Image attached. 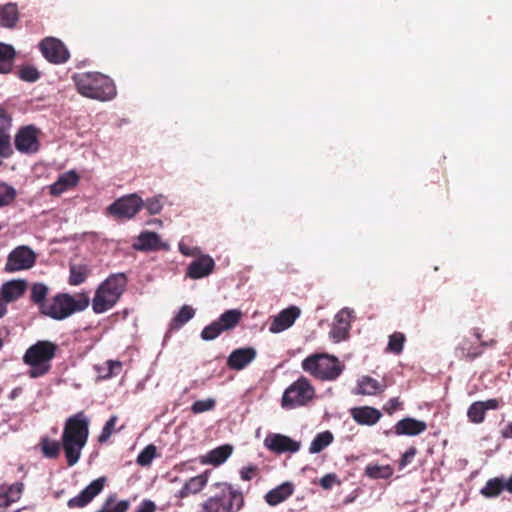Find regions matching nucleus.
<instances>
[{"label": "nucleus", "mask_w": 512, "mask_h": 512, "mask_svg": "<svg viewBox=\"0 0 512 512\" xmlns=\"http://www.w3.org/2000/svg\"><path fill=\"white\" fill-rule=\"evenodd\" d=\"M90 419L83 412L68 417L65 421L61 445L66 457L68 466H74L81 457L82 449L85 447L89 437Z\"/></svg>", "instance_id": "1"}, {"label": "nucleus", "mask_w": 512, "mask_h": 512, "mask_svg": "<svg viewBox=\"0 0 512 512\" xmlns=\"http://www.w3.org/2000/svg\"><path fill=\"white\" fill-rule=\"evenodd\" d=\"M78 92L88 98L109 101L116 96L111 78L99 72L76 73L72 77Z\"/></svg>", "instance_id": "2"}, {"label": "nucleus", "mask_w": 512, "mask_h": 512, "mask_svg": "<svg viewBox=\"0 0 512 512\" xmlns=\"http://www.w3.org/2000/svg\"><path fill=\"white\" fill-rule=\"evenodd\" d=\"M90 303L87 293L72 296L67 293L55 295L47 304L41 305V314L54 320H64L76 312L84 311Z\"/></svg>", "instance_id": "3"}, {"label": "nucleus", "mask_w": 512, "mask_h": 512, "mask_svg": "<svg viewBox=\"0 0 512 512\" xmlns=\"http://www.w3.org/2000/svg\"><path fill=\"white\" fill-rule=\"evenodd\" d=\"M57 350V344L48 340H39L31 345L23 356V362L31 368L29 376L38 378L47 374Z\"/></svg>", "instance_id": "4"}, {"label": "nucleus", "mask_w": 512, "mask_h": 512, "mask_svg": "<svg viewBox=\"0 0 512 512\" xmlns=\"http://www.w3.org/2000/svg\"><path fill=\"white\" fill-rule=\"evenodd\" d=\"M219 493L201 504V512H238L244 506V496L229 483H216Z\"/></svg>", "instance_id": "5"}, {"label": "nucleus", "mask_w": 512, "mask_h": 512, "mask_svg": "<svg viewBox=\"0 0 512 512\" xmlns=\"http://www.w3.org/2000/svg\"><path fill=\"white\" fill-rule=\"evenodd\" d=\"M302 369L321 381L336 380L343 372L344 366L335 356L316 353L306 357L301 363Z\"/></svg>", "instance_id": "6"}, {"label": "nucleus", "mask_w": 512, "mask_h": 512, "mask_svg": "<svg viewBox=\"0 0 512 512\" xmlns=\"http://www.w3.org/2000/svg\"><path fill=\"white\" fill-rule=\"evenodd\" d=\"M314 397L315 388L306 377L301 376L285 389L281 406L284 409H295L306 406Z\"/></svg>", "instance_id": "7"}, {"label": "nucleus", "mask_w": 512, "mask_h": 512, "mask_svg": "<svg viewBox=\"0 0 512 512\" xmlns=\"http://www.w3.org/2000/svg\"><path fill=\"white\" fill-rule=\"evenodd\" d=\"M144 201L136 193L116 199L107 208V213L118 220H130L143 208Z\"/></svg>", "instance_id": "8"}, {"label": "nucleus", "mask_w": 512, "mask_h": 512, "mask_svg": "<svg viewBox=\"0 0 512 512\" xmlns=\"http://www.w3.org/2000/svg\"><path fill=\"white\" fill-rule=\"evenodd\" d=\"M36 262V254L28 246L22 245L14 248L8 255L5 271L13 273L30 269Z\"/></svg>", "instance_id": "9"}, {"label": "nucleus", "mask_w": 512, "mask_h": 512, "mask_svg": "<svg viewBox=\"0 0 512 512\" xmlns=\"http://www.w3.org/2000/svg\"><path fill=\"white\" fill-rule=\"evenodd\" d=\"M40 130L34 125L21 127L15 135L14 145L22 154H34L40 149Z\"/></svg>", "instance_id": "10"}, {"label": "nucleus", "mask_w": 512, "mask_h": 512, "mask_svg": "<svg viewBox=\"0 0 512 512\" xmlns=\"http://www.w3.org/2000/svg\"><path fill=\"white\" fill-rule=\"evenodd\" d=\"M39 48L41 50L42 55L50 63H54V64L65 63L70 57L69 51L65 47L63 42L54 37L44 38L40 42Z\"/></svg>", "instance_id": "11"}, {"label": "nucleus", "mask_w": 512, "mask_h": 512, "mask_svg": "<svg viewBox=\"0 0 512 512\" xmlns=\"http://www.w3.org/2000/svg\"><path fill=\"white\" fill-rule=\"evenodd\" d=\"M106 483V477H99L86 486L77 496L67 502L70 509L83 508L101 493Z\"/></svg>", "instance_id": "12"}, {"label": "nucleus", "mask_w": 512, "mask_h": 512, "mask_svg": "<svg viewBox=\"0 0 512 512\" xmlns=\"http://www.w3.org/2000/svg\"><path fill=\"white\" fill-rule=\"evenodd\" d=\"M264 445L267 447V449L277 454L286 452L295 453L300 449L299 442L291 439L286 435L277 433H271L267 435L264 440Z\"/></svg>", "instance_id": "13"}, {"label": "nucleus", "mask_w": 512, "mask_h": 512, "mask_svg": "<svg viewBox=\"0 0 512 512\" xmlns=\"http://www.w3.org/2000/svg\"><path fill=\"white\" fill-rule=\"evenodd\" d=\"M352 311L348 308L341 309L334 318L333 326L330 330V337L334 342L345 340L351 328Z\"/></svg>", "instance_id": "14"}, {"label": "nucleus", "mask_w": 512, "mask_h": 512, "mask_svg": "<svg viewBox=\"0 0 512 512\" xmlns=\"http://www.w3.org/2000/svg\"><path fill=\"white\" fill-rule=\"evenodd\" d=\"M300 313L301 311L297 306H290L280 311L271 322L269 331L272 333H280L290 328L300 316Z\"/></svg>", "instance_id": "15"}, {"label": "nucleus", "mask_w": 512, "mask_h": 512, "mask_svg": "<svg viewBox=\"0 0 512 512\" xmlns=\"http://www.w3.org/2000/svg\"><path fill=\"white\" fill-rule=\"evenodd\" d=\"M257 352L253 347L237 348L227 359V366L236 371L243 370L256 358Z\"/></svg>", "instance_id": "16"}, {"label": "nucleus", "mask_w": 512, "mask_h": 512, "mask_svg": "<svg viewBox=\"0 0 512 512\" xmlns=\"http://www.w3.org/2000/svg\"><path fill=\"white\" fill-rule=\"evenodd\" d=\"M214 268V260L209 255H203L189 264L186 275L191 279H200L210 275Z\"/></svg>", "instance_id": "17"}, {"label": "nucleus", "mask_w": 512, "mask_h": 512, "mask_svg": "<svg viewBox=\"0 0 512 512\" xmlns=\"http://www.w3.org/2000/svg\"><path fill=\"white\" fill-rule=\"evenodd\" d=\"M10 128L11 118L4 110L0 109V157L2 158H9L13 154Z\"/></svg>", "instance_id": "18"}, {"label": "nucleus", "mask_w": 512, "mask_h": 512, "mask_svg": "<svg viewBox=\"0 0 512 512\" xmlns=\"http://www.w3.org/2000/svg\"><path fill=\"white\" fill-rule=\"evenodd\" d=\"M27 289V281L24 279L10 280L2 284L0 296L9 304L20 299Z\"/></svg>", "instance_id": "19"}, {"label": "nucleus", "mask_w": 512, "mask_h": 512, "mask_svg": "<svg viewBox=\"0 0 512 512\" xmlns=\"http://www.w3.org/2000/svg\"><path fill=\"white\" fill-rule=\"evenodd\" d=\"M350 414L356 423L366 426L376 424L382 416L378 409L371 406L354 407L350 410Z\"/></svg>", "instance_id": "20"}, {"label": "nucleus", "mask_w": 512, "mask_h": 512, "mask_svg": "<svg viewBox=\"0 0 512 512\" xmlns=\"http://www.w3.org/2000/svg\"><path fill=\"white\" fill-rule=\"evenodd\" d=\"M232 452L233 446L230 444H224L212 449L206 455L200 456L199 462L202 465L219 466L230 457Z\"/></svg>", "instance_id": "21"}, {"label": "nucleus", "mask_w": 512, "mask_h": 512, "mask_svg": "<svg viewBox=\"0 0 512 512\" xmlns=\"http://www.w3.org/2000/svg\"><path fill=\"white\" fill-rule=\"evenodd\" d=\"M105 286L101 283L94 294L92 299V309L96 314L104 313L112 309L118 300L113 299V295L108 294Z\"/></svg>", "instance_id": "22"}, {"label": "nucleus", "mask_w": 512, "mask_h": 512, "mask_svg": "<svg viewBox=\"0 0 512 512\" xmlns=\"http://www.w3.org/2000/svg\"><path fill=\"white\" fill-rule=\"evenodd\" d=\"M455 355L461 360L472 362L483 355V350L481 346H478V343L463 338L455 348Z\"/></svg>", "instance_id": "23"}, {"label": "nucleus", "mask_w": 512, "mask_h": 512, "mask_svg": "<svg viewBox=\"0 0 512 512\" xmlns=\"http://www.w3.org/2000/svg\"><path fill=\"white\" fill-rule=\"evenodd\" d=\"M394 428L397 435L416 436L427 429V424L424 421L407 417L398 421Z\"/></svg>", "instance_id": "24"}, {"label": "nucleus", "mask_w": 512, "mask_h": 512, "mask_svg": "<svg viewBox=\"0 0 512 512\" xmlns=\"http://www.w3.org/2000/svg\"><path fill=\"white\" fill-rule=\"evenodd\" d=\"M127 283L128 279L124 273L111 274L102 282L108 294L113 295V299L118 301L124 293Z\"/></svg>", "instance_id": "25"}, {"label": "nucleus", "mask_w": 512, "mask_h": 512, "mask_svg": "<svg viewBox=\"0 0 512 512\" xmlns=\"http://www.w3.org/2000/svg\"><path fill=\"white\" fill-rule=\"evenodd\" d=\"M23 490L24 485L21 482L2 485L0 487V508H8L11 504L20 500Z\"/></svg>", "instance_id": "26"}, {"label": "nucleus", "mask_w": 512, "mask_h": 512, "mask_svg": "<svg viewBox=\"0 0 512 512\" xmlns=\"http://www.w3.org/2000/svg\"><path fill=\"white\" fill-rule=\"evenodd\" d=\"M79 182V176L75 171H68L61 174L57 181L50 186V194L59 196L65 191L75 187Z\"/></svg>", "instance_id": "27"}, {"label": "nucleus", "mask_w": 512, "mask_h": 512, "mask_svg": "<svg viewBox=\"0 0 512 512\" xmlns=\"http://www.w3.org/2000/svg\"><path fill=\"white\" fill-rule=\"evenodd\" d=\"M294 492V487L290 482H284L265 495V501L270 506H276L287 500Z\"/></svg>", "instance_id": "28"}, {"label": "nucleus", "mask_w": 512, "mask_h": 512, "mask_svg": "<svg viewBox=\"0 0 512 512\" xmlns=\"http://www.w3.org/2000/svg\"><path fill=\"white\" fill-rule=\"evenodd\" d=\"M133 247L138 251H156L162 248V243L156 232L145 231L138 236Z\"/></svg>", "instance_id": "29"}, {"label": "nucleus", "mask_w": 512, "mask_h": 512, "mask_svg": "<svg viewBox=\"0 0 512 512\" xmlns=\"http://www.w3.org/2000/svg\"><path fill=\"white\" fill-rule=\"evenodd\" d=\"M386 389V384L374 379L371 376H363L358 381L357 393L361 395L374 396L381 394Z\"/></svg>", "instance_id": "30"}, {"label": "nucleus", "mask_w": 512, "mask_h": 512, "mask_svg": "<svg viewBox=\"0 0 512 512\" xmlns=\"http://www.w3.org/2000/svg\"><path fill=\"white\" fill-rule=\"evenodd\" d=\"M209 471H204L202 474L191 477L179 491L181 498L188 497L190 494L200 492L208 482Z\"/></svg>", "instance_id": "31"}, {"label": "nucleus", "mask_w": 512, "mask_h": 512, "mask_svg": "<svg viewBox=\"0 0 512 512\" xmlns=\"http://www.w3.org/2000/svg\"><path fill=\"white\" fill-rule=\"evenodd\" d=\"M90 273L91 269L86 264H70L68 283L72 286L81 285Z\"/></svg>", "instance_id": "32"}, {"label": "nucleus", "mask_w": 512, "mask_h": 512, "mask_svg": "<svg viewBox=\"0 0 512 512\" xmlns=\"http://www.w3.org/2000/svg\"><path fill=\"white\" fill-rule=\"evenodd\" d=\"M18 20L17 6L13 3L0 5V25L7 28L15 26Z\"/></svg>", "instance_id": "33"}, {"label": "nucleus", "mask_w": 512, "mask_h": 512, "mask_svg": "<svg viewBox=\"0 0 512 512\" xmlns=\"http://www.w3.org/2000/svg\"><path fill=\"white\" fill-rule=\"evenodd\" d=\"M15 54L11 45L0 43V73L6 74L12 70Z\"/></svg>", "instance_id": "34"}, {"label": "nucleus", "mask_w": 512, "mask_h": 512, "mask_svg": "<svg viewBox=\"0 0 512 512\" xmlns=\"http://www.w3.org/2000/svg\"><path fill=\"white\" fill-rule=\"evenodd\" d=\"M242 317V312L237 309H230L225 311L217 319L223 331H229L235 328Z\"/></svg>", "instance_id": "35"}, {"label": "nucleus", "mask_w": 512, "mask_h": 512, "mask_svg": "<svg viewBox=\"0 0 512 512\" xmlns=\"http://www.w3.org/2000/svg\"><path fill=\"white\" fill-rule=\"evenodd\" d=\"M333 440L334 436L330 431L318 433L310 444L309 452L312 454L319 453L329 446Z\"/></svg>", "instance_id": "36"}, {"label": "nucleus", "mask_w": 512, "mask_h": 512, "mask_svg": "<svg viewBox=\"0 0 512 512\" xmlns=\"http://www.w3.org/2000/svg\"><path fill=\"white\" fill-rule=\"evenodd\" d=\"M122 370V363L117 360H107L103 365L97 367L99 377L109 379L118 375Z\"/></svg>", "instance_id": "37"}, {"label": "nucleus", "mask_w": 512, "mask_h": 512, "mask_svg": "<svg viewBox=\"0 0 512 512\" xmlns=\"http://www.w3.org/2000/svg\"><path fill=\"white\" fill-rule=\"evenodd\" d=\"M195 315V310L188 305H184L178 312V314L172 319L170 328L172 330H178L191 320Z\"/></svg>", "instance_id": "38"}, {"label": "nucleus", "mask_w": 512, "mask_h": 512, "mask_svg": "<svg viewBox=\"0 0 512 512\" xmlns=\"http://www.w3.org/2000/svg\"><path fill=\"white\" fill-rule=\"evenodd\" d=\"M130 503L128 500H121L116 502V496L110 495L105 500L102 508L97 512H126L129 509Z\"/></svg>", "instance_id": "39"}, {"label": "nucleus", "mask_w": 512, "mask_h": 512, "mask_svg": "<svg viewBox=\"0 0 512 512\" xmlns=\"http://www.w3.org/2000/svg\"><path fill=\"white\" fill-rule=\"evenodd\" d=\"M61 443L55 440H50L48 437H42L40 440V447L43 456L50 459H55L59 456Z\"/></svg>", "instance_id": "40"}, {"label": "nucleus", "mask_w": 512, "mask_h": 512, "mask_svg": "<svg viewBox=\"0 0 512 512\" xmlns=\"http://www.w3.org/2000/svg\"><path fill=\"white\" fill-rule=\"evenodd\" d=\"M48 294V287L43 283H34L31 287V301L38 305L41 312V305L47 304L46 297Z\"/></svg>", "instance_id": "41"}, {"label": "nucleus", "mask_w": 512, "mask_h": 512, "mask_svg": "<svg viewBox=\"0 0 512 512\" xmlns=\"http://www.w3.org/2000/svg\"><path fill=\"white\" fill-rule=\"evenodd\" d=\"M365 473L371 479H388L393 475V468L390 465H368Z\"/></svg>", "instance_id": "42"}, {"label": "nucleus", "mask_w": 512, "mask_h": 512, "mask_svg": "<svg viewBox=\"0 0 512 512\" xmlns=\"http://www.w3.org/2000/svg\"><path fill=\"white\" fill-rule=\"evenodd\" d=\"M486 410L482 401L473 402L467 411V417L470 422L480 424L485 420Z\"/></svg>", "instance_id": "43"}, {"label": "nucleus", "mask_w": 512, "mask_h": 512, "mask_svg": "<svg viewBox=\"0 0 512 512\" xmlns=\"http://www.w3.org/2000/svg\"><path fill=\"white\" fill-rule=\"evenodd\" d=\"M16 196V190L12 186L0 182V208L10 205Z\"/></svg>", "instance_id": "44"}, {"label": "nucleus", "mask_w": 512, "mask_h": 512, "mask_svg": "<svg viewBox=\"0 0 512 512\" xmlns=\"http://www.w3.org/2000/svg\"><path fill=\"white\" fill-rule=\"evenodd\" d=\"M405 340V335L403 333L394 332L389 336L387 351L394 354H400L403 350Z\"/></svg>", "instance_id": "45"}, {"label": "nucleus", "mask_w": 512, "mask_h": 512, "mask_svg": "<svg viewBox=\"0 0 512 512\" xmlns=\"http://www.w3.org/2000/svg\"><path fill=\"white\" fill-rule=\"evenodd\" d=\"M223 331L218 321H213L201 331V338L205 341L216 339Z\"/></svg>", "instance_id": "46"}, {"label": "nucleus", "mask_w": 512, "mask_h": 512, "mask_svg": "<svg viewBox=\"0 0 512 512\" xmlns=\"http://www.w3.org/2000/svg\"><path fill=\"white\" fill-rule=\"evenodd\" d=\"M156 456V447L153 444L146 446L137 456V463L141 466H148Z\"/></svg>", "instance_id": "47"}, {"label": "nucleus", "mask_w": 512, "mask_h": 512, "mask_svg": "<svg viewBox=\"0 0 512 512\" xmlns=\"http://www.w3.org/2000/svg\"><path fill=\"white\" fill-rule=\"evenodd\" d=\"M215 405L216 401L212 398H208L205 400H197L192 404L191 411L194 414H200L214 409Z\"/></svg>", "instance_id": "48"}, {"label": "nucleus", "mask_w": 512, "mask_h": 512, "mask_svg": "<svg viewBox=\"0 0 512 512\" xmlns=\"http://www.w3.org/2000/svg\"><path fill=\"white\" fill-rule=\"evenodd\" d=\"M117 422V416H111L109 420L105 423L104 427L100 435L98 436V441L100 443H105L111 437L114 432V428Z\"/></svg>", "instance_id": "49"}, {"label": "nucleus", "mask_w": 512, "mask_h": 512, "mask_svg": "<svg viewBox=\"0 0 512 512\" xmlns=\"http://www.w3.org/2000/svg\"><path fill=\"white\" fill-rule=\"evenodd\" d=\"M18 75H19L20 79L27 81V82H35L36 80L39 79V76H40L37 69L35 67L29 66V65L22 67L19 70Z\"/></svg>", "instance_id": "50"}, {"label": "nucleus", "mask_w": 512, "mask_h": 512, "mask_svg": "<svg viewBox=\"0 0 512 512\" xmlns=\"http://www.w3.org/2000/svg\"><path fill=\"white\" fill-rule=\"evenodd\" d=\"M147 211L149 212V214L151 215H156V214H159L163 208V204L161 202V198L160 197H152V198H148L145 202H144V206Z\"/></svg>", "instance_id": "51"}, {"label": "nucleus", "mask_w": 512, "mask_h": 512, "mask_svg": "<svg viewBox=\"0 0 512 512\" xmlns=\"http://www.w3.org/2000/svg\"><path fill=\"white\" fill-rule=\"evenodd\" d=\"M336 483L339 484L340 482L337 479V475L334 473L324 475L319 481L320 486L325 490L331 489Z\"/></svg>", "instance_id": "52"}, {"label": "nucleus", "mask_w": 512, "mask_h": 512, "mask_svg": "<svg viewBox=\"0 0 512 512\" xmlns=\"http://www.w3.org/2000/svg\"><path fill=\"white\" fill-rule=\"evenodd\" d=\"M402 403L399 401V398H391L384 405L383 409L389 415H392L395 411L401 408Z\"/></svg>", "instance_id": "53"}, {"label": "nucleus", "mask_w": 512, "mask_h": 512, "mask_svg": "<svg viewBox=\"0 0 512 512\" xmlns=\"http://www.w3.org/2000/svg\"><path fill=\"white\" fill-rule=\"evenodd\" d=\"M416 452L417 450L415 447H410L409 449H407L406 452L402 455V458L400 460V466L404 467L407 464H409L416 455Z\"/></svg>", "instance_id": "54"}, {"label": "nucleus", "mask_w": 512, "mask_h": 512, "mask_svg": "<svg viewBox=\"0 0 512 512\" xmlns=\"http://www.w3.org/2000/svg\"><path fill=\"white\" fill-rule=\"evenodd\" d=\"M256 472H257L256 466L244 467L240 472L241 479H243L245 481H249L256 475Z\"/></svg>", "instance_id": "55"}, {"label": "nucleus", "mask_w": 512, "mask_h": 512, "mask_svg": "<svg viewBox=\"0 0 512 512\" xmlns=\"http://www.w3.org/2000/svg\"><path fill=\"white\" fill-rule=\"evenodd\" d=\"M156 505L150 500H144L136 512H155Z\"/></svg>", "instance_id": "56"}, {"label": "nucleus", "mask_w": 512, "mask_h": 512, "mask_svg": "<svg viewBox=\"0 0 512 512\" xmlns=\"http://www.w3.org/2000/svg\"><path fill=\"white\" fill-rule=\"evenodd\" d=\"M500 400L499 399H488L487 401H482V404H484V409L490 410V409H497L500 406Z\"/></svg>", "instance_id": "57"}, {"label": "nucleus", "mask_w": 512, "mask_h": 512, "mask_svg": "<svg viewBox=\"0 0 512 512\" xmlns=\"http://www.w3.org/2000/svg\"><path fill=\"white\" fill-rule=\"evenodd\" d=\"M497 344V341L495 339L490 340H481L478 343V346H481V349L484 351L485 348L494 347Z\"/></svg>", "instance_id": "58"}, {"label": "nucleus", "mask_w": 512, "mask_h": 512, "mask_svg": "<svg viewBox=\"0 0 512 512\" xmlns=\"http://www.w3.org/2000/svg\"><path fill=\"white\" fill-rule=\"evenodd\" d=\"M7 303L4 301L3 297L0 296V319L3 318L7 312H8V308H7Z\"/></svg>", "instance_id": "59"}, {"label": "nucleus", "mask_w": 512, "mask_h": 512, "mask_svg": "<svg viewBox=\"0 0 512 512\" xmlns=\"http://www.w3.org/2000/svg\"><path fill=\"white\" fill-rule=\"evenodd\" d=\"M502 436L504 438H512V422L508 423L502 430Z\"/></svg>", "instance_id": "60"}, {"label": "nucleus", "mask_w": 512, "mask_h": 512, "mask_svg": "<svg viewBox=\"0 0 512 512\" xmlns=\"http://www.w3.org/2000/svg\"><path fill=\"white\" fill-rule=\"evenodd\" d=\"M472 334L479 342L482 340V333L479 328H474Z\"/></svg>", "instance_id": "61"}, {"label": "nucleus", "mask_w": 512, "mask_h": 512, "mask_svg": "<svg viewBox=\"0 0 512 512\" xmlns=\"http://www.w3.org/2000/svg\"><path fill=\"white\" fill-rule=\"evenodd\" d=\"M2 164V162L0 161V165Z\"/></svg>", "instance_id": "62"}]
</instances>
